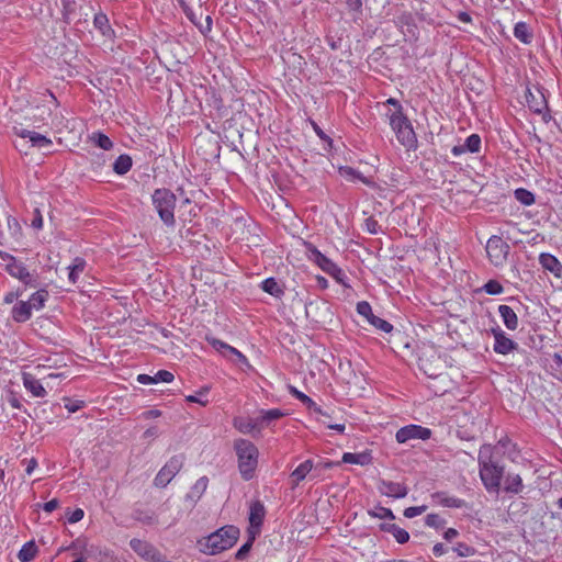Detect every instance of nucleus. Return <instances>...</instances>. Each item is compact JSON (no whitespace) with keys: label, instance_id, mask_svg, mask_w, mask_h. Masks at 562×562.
I'll return each instance as SVG.
<instances>
[{"label":"nucleus","instance_id":"obj_54","mask_svg":"<svg viewBox=\"0 0 562 562\" xmlns=\"http://www.w3.org/2000/svg\"><path fill=\"white\" fill-rule=\"evenodd\" d=\"M364 226L368 233L372 235H376L380 232V225L378 221L370 216L364 221Z\"/></svg>","mask_w":562,"mask_h":562},{"label":"nucleus","instance_id":"obj_42","mask_svg":"<svg viewBox=\"0 0 562 562\" xmlns=\"http://www.w3.org/2000/svg\"><path fill=\"white\" fill-rule=\"evenodd\" d=\"M7 225H8V229H9L11 237L14 240L20 241L23 233H22V226L19 223L18 218H15L14 216H8Z\"/></svg>","mask_w":562,"mask_h":562},{"label":"nucleus","instance_id":"obj_52","mask_svg":"<svg viewBox=\"0 0 562 562\" xmlns=\"http://www.w3.org/2000/svg\"><path fill=\"white\" fill-rule=\"evenodd\" d=\"M65 407L69 413H76L85 406V402L81 400H71L69 397H65Z\"/></svg>","mask_w":562,"mask_h":562},{"label":"nucleus","instance_id":"obj_63","mask_svg":"<svg viewBox=\"0 0 562 562\" xmlns=\"http://www.w3.org/2000/svg\"><path fill=\"white\" fill-rule=\"evenodd\" d=\"M21 295V292L18 290V291H10L8 292L4 297H3V302L5 304H11L13 303L14 301H16L19 299V296Z\"/></svg>","mask_w":562,"mask_h":562},{"label":"nucleus","instance_id":"obj_57","mask_svg":"<svg viewBox=\"0 0 562 562\" xmlns=\"http://www.w3.org/2000/svg\"><path fill=\"white\" fill-rule=\"evenodd\" d=\"M85 516V513L81 508H77L69 513V516L67 517V520L69 524H76L80 521Z\"/></svg>","mask_w":562,"mask_h":562},{"label":"nucleus","instance_id":"obj_33","mask_svg":"<svg viewBox=\"0 0 562 562\" xmlns=\"http://www.w3.org/2000/svg\"><path fill=\"white\" fill-rule=\"evenodd\" d=\"M261 289L270 295L280 299L284 294V286L274 278H267L261 282Z\"/></svg>","mask_w":562,"mask_h":562},{"label":"nucleus","instance_id":"obj_51","mask_svg":"<svg viewBox=\"0 0 562 562\" xmlns=\"http://www.w3.org/2000/svg\"><path fill=\"white\" fill-rule=\"evenodd\" d=\"M254 540H255V536H251L238 550L237 552L235 553V559L236 560H244L246 559V557L248 555L251 547H252V543H254Z\"/></svg>","mask_w":562,"mask_h":562},{"label":"nucleus","instance_id":"obj_24","mask_svg":"<svg viewBox=\"0 0 562 562\" xmlns=\"http://www.w3.org/2000/svg\"><path fill=\"white\" fill-rule=\"evenodd\" d=\"M234 427L241 434H254L256 430L260 432L258 418H243L235 417L233 420Z\"/></svg>","mask_w":562,"mask_h":562},{"label":"nucleus","instance_id":"obj_47","mask_svg":"<svg viewBox=\"0 0 562 562\" xmlns=\"http://www.w3.org/2000/svg\"><path fill=\"white\" fill-rule=\"evenodd\" d=\"M465 151L475 154L481 148V137L477 134H471L463 144Z\"/></svg>","mask_w":562,"mask_h":562},{"label":"nucleus","instance_id":"obj_44","mask_svg":"<svg viewBox=\"0 0 562 562\" xmlns=\"http://www.w3.org/2000/svg\"><path fill=\"white\" fill-rule=\"evenodd\" d=\"M368 514L373 518L390 519V520L395 519V515L393 514V512L390 508L383 507L381 505H378L373 509H369Z\"/></svg>","mask_w":562,"mask_h":562},{"label":"nucleus","instance_id":"obj_11","mask_svg":"<svg viewBox=\"0 0 562 562\" xmlns=\"http://www.w3.org/2000/svg\"><path fill=\"white\" fill-rule=\"evenodd\" d=\"M206 341L223 357L233 360V357L236 358V362L239 366H247L249 367V362L247 358L235 347L229 346L228 344L215 338L206 336Z\"/></svg>","mask_w":562,"mask_h":562},{"label":"nucleus","instance_id":"obj_10","mask_svg":"<svg viewBox=\"0 0 562 562\" xmlns=\"http://www.w3.org/2000/svg\"><path fill=\"white\" fill-rule=\"evenodd\" d=\"M431 434L429 428L412 424L400 428L395 438L397 442L405 443L413 439L427 440L431 437Z\"/></svg>","mask_w":562,"mask_h":562},{"label":"nucleus","instance_id":"obj_39","mask_svg":"<svg viewBox=\"0 0 562 562\" xmlns=\"http://www.w3.org/2000/svg\"><path fill=\"white\" fill-rule=\"evenodd\" d=\"M47 299H48V291L41 289L31 295L27 303L31 304L32 310L40 311L44 307Z\"/></svg>","mask_w":562,"mask_h":562},{"label":"nucleus","instance_id":"obj_62","mask_svg":"<svg viewBox=\"0 0 562 562\" xmlns=\"http://www.w3.org/2000/svg\"><path fill=\"white\" fill-rule=\"evenodd\" d=\"M459 536V531L454 528H448L442 537L446 541L451 542Z\"/></svg>","mask_w":562,"mask_h":562},{"label":"nucleus","instance_id":"obj_59","mask_svg":"<svg viewBox=\"0 0 562 562\" xmlns=\"http://www.w3.org/2000/svg\"><path fill=\"white\" fill-rule=\"evenodd\" d=\"M31 226L34 229H41L43 227V216H42V214H41L38 209L34 210V216H33V220L31 222Z\"/></svg>","mask_w":562,"mask_h":562},{"label":"nucleus","instance_id":"obj_35","mask_svg":"<svg viewBox=\"0 0 562 562\" xmlns=\"http://www.w3.org/2000/svg\"><path fill=\"white\" fill-rule=\"evenodd\" d=\"M514 35L524 44H530L533 37L526 22H518L515 24Z\"/></svg>","mask_w":562,"mask_h":562},{"label":"nucleus","instance_id":"obj_5","mask_svg":"<svg viewBox=\"0 0 562 562\" xmlns=\"http://www.w3.org/2000/svg\"><path fill=\"white\" fill-rule=\"evenodd\" d=\"M153 204L166 226L173 227L176 224L175 220V207L177 198L173 192L169 189L161 188L156 189L151 195Z\"/></svg>","mask_w":562,"mask_h":562},{"label":"nucleus","instance_id":"obj_45","mask_svg":"<svg viewBox=\"0 0 562 562\" xmlns=\"http://www.w3.org/2000/svg\"><path fill=\"white\" fill-rule=\"evenodd\" d=\"M514 194L516 200L519 201L522 205L528 206L535 203V194L527 189H516Z\"/></svg>","mask_w":562,"mask_h":562},{"label":"nucleus","instance_id":"obj_23","mask_svg":"<svg viewBox=\"0 0 562 562\" xmlns=\"http://www.w3.org/2000/svg\"><path fill=\"white\" fill-rule=\"evenodd\" d=\"M396 26L402 29L403 33H407L412 36L416 35L417 25L415 23V19L411 12H403L396 16L395 20Z\"/></svg>","mask_w":562,"mask_h":562},{"label":"nucleus","instance_id":"obj_3","mask_svg":"<svg viewBox=\"0 0 562 562\" xmlns=\"http://www.w3.org/2000/svg\"><path fill=\"white\" fill-rule=\"evenodd\" d=\"M389 116L390 125L395 133L396 139L407 150L417 148V136L413 128L412 122L404 112L392 111L386 114Z\"/></svg>","mask_w":562,"mask_h":562},{"label":"nucleus","instance_id":"obj_8","mask_svg":"<svg viewBox=\"0 0 562 562\" xmlns=\"http://www.w3.org/2000/svg\"><path fill=\"white\" fill-rule=\"evenodd\" d=\"M70 548H78L81 551V557L88 559H92L97 562H105L108 559L111 558V552L98 544H89L85 540L77 539Z\"/></svg>","mask_w":562,"mask_h":562},{"label":"nucleus","instance_id":"obj_29","mask_svg":"<svg viewBox=\"0 0 562 562\" xmlns=\"http://www.w3.org/2000/svg\"><path fill=\"white\" fill-rule=\"evenodd\" d=\"M260 415L257 417L259 422L260 429L263 427H269L270 424L274 420H278L285 416V413L280 408L272 409H261Z\"/></svg>","mask_w":562,"mask_h":562},{"label":"nucleus","instance_id":"obj_16","mask_svg":"<svg viewBox=\"0 0 562 562\" xmlns=\"http://www.w3.org/2000/svg\"><path fill=\"white\" fill-rule=\"evenodd\" d=\"M14 131L16 135H19L22 138H27L31 142L32 146L37 147L40 149H45L53 145L52 139L40 133L29 131L25 128L18 130L16 127H14Z\"/></svg>","mask_w":562,"mask_h":562},{"label":"nucleus","instance_id":"obj_27","mask_svg":"<svg viewBox=\"0 0 562 562\" xmlns=\"http://www.w3.org/2000/svg\"><path fill=\"white\" fill-rule=\"evenodd\" d=\"M380 530L391 533L395 538V540L401 544L406 543L409 540V533L405 529L398 527L395 524L382 522L380 525Z\"/></svg>","mask_w":562,"mask_h":562},{"label":"nucleus","instance_id":"obj_32","mask_svg":"<svg viewBox=\"0 0 562 562\" xmlns=\"http://www.w3.org/2000/svg\"><path fill=\"white\" fill-rule=\"evenodd\" d=\"M93 25L97 30L100 31V33L103 36L112 37L114 35V31L112 30V27L109 23V19L106 16V14L103 12L95 13L94 19H93Z\"/></svg>","mask_w":562,"mask_h":562},{"label":"nucleus","instance_id":"obj_49","mask_svg":"<svg viewBox=\"0 0 562 562\" xmlns=\"http://www.w3.org/2000/svg\"><path fill=\"white\" fill-rule=\"evenodd\" d=\"M209 391L210 386H203L198 391L196 395H188L186 400L188 402L199 403L200 405L205 406L209 403V401L203 400L202 397L205 396L209 393Z\"/></svg>","mask_w":562,"mask_h":562},{"label":"nucleus","instance_id":"obj_64","mask_svg":"<svg viewBox=\"0 0 562 562\" xmlns=\"http://www.w3.org/2000/svg\"><path fill=\"white\" fill-rule=\"evenodd\" d=\"M59 506V502L57 498H53L48 502H46L44 505H43V509L46 512V513H52L53 510H55L57 507Z\"/></svg>","mask_w":562,"mask_h":562},{"label":"nucleus","instance_id":"obj_43","mask_svg":"<svg viewBox=\"0 0 562 562\" xmlns=\"http://www.w3.org/2000/svg\"><path fill=\"white\" fill-rule=\"evenodd\" d=\"M452 551L457 553L458 557L469 558L476 554V549L465 542H457L452 547Z\"/></svg>","mask_w":562,"mask_h":562},{"label":"nucleus","instance_id":"obj_13","mask_svg":"<svg viewBox=\"0 0 562 562\" xmlns=\"http://www.w3.org/2000/svg\"><path fill=\"white\" fill-rule=\"evenodd\" d=\"M491 333L494 336L493 350L496 353L505 356L518 348V344L510 339L499 326L492 328Z\"/></svg>","mask_w":562,"mask_h":562},{"label":"nucleus","instance_id":"obj_9","mask_svg":"<svg viewBox=\"0 0 562 562\" xmlns=\"http://www.w3.org/2000/svg\"><path fill=\"white\" fill-rule=\"evenodd\" d=\"M304 248L307 259L316 263L324 272L327 274L333 272L339 273V267L331 259L322 254L312 243L304 241Z\"/></svg>","mask_w":562,"mask_h":562},{"label":"nucleus","instance_id":"obj_36","mask_svg":"<svg viewBox=\"0 0 562 562\" xmlns=\"http://www.w3.org/2000/svg\"><path fill=\"white\" fill-rule=\"evenodd\" d=\"M314 469V464L312 460H306L301 463L292 473L291 477L293 479L295 484H299L303 481L306 475Z\"/></svg>","mask_w":562,"mask_h":562},{"label":"nucleus","instance_id":"obj_26","mask_svg":"<svg viewBox=\"0 0 562 562\" xmlns=\"http://www.w3.org/2000/svg\"><path fill=\"white\" fill-rule=\"evenodd\" d=\"M266 516V509L260 501H255L249 508V522L251 527L260 528Z\"/></svg>","mask_w":562,"mask_h":562},{"label":"nucleus","instance_id":"obj_48","mask_svg":"<svg viewBox=\"0 0 562 562\" xmlns=\"http://www.w3.org/2000/svg\"><path fill=\"white\" fill-rule=\"evenodd\" d=\"M425 524L428 527L435 528V529H442L446 526V519H443L438 514H428L425 517Z\"/></svg>","mask_w":562,"mask_h":562},{"label":"nucleus","instance_id":"obj_55","mask_svg":"<svg viewBox=\"0 0 562 562\" xmlns=\"http://www.w3.org/2000/svg\"><path fill=\"white\" fill-rule=\"evenodd\" d=\"M154 378L156 380V383H158V382L170 383L175 379L173 374L170 371H167V370H159L154 375Z\"/></svg>","mask_w":562,"mask_h":562},{"label":"nucleus","instance_id":"obj_7","mask_svg":"<svg viewBox=\"0 0 562 562\" xmlns=\"http://www.w3.org/2000/svg\"><path fill=\"white\" fill-rule=\"evenodd\" d=\"M184 462L183 454H176L171 457L167 463L159 470L154 479V484L157 487H166L176 474L182 469Z\"/></svg>","mask_w":562,"mask_h":562},{"label":"nucleus","instance_id":"obj_61","mask_svg":"<svg viewBox=\"0 0 562 562\" xmlns=\"http://www.w3.org/2000/svg\"><path fill=\"white\" fill-rule=\"evenodd\" d=\"M346 3L351 11L362 12V0H346Z\"/></svg>","mask_w":562,"mask_h":562},{"label":"nucleus","instance_id":"obj_38","mask_svg":"<svg viewBox=\"0 0 562 562\" xmlns=\"http://www.w3.org/2000/svg\"><path fill=\"white\" fill-rule=\"evenodd\" d=\"M37 553V547L34 541H29L23 544L18 553V558L21 562L32 561Z\"/></svg>","mask_w":562,"mask_h":562},{"label":"nucleus","instance_id":"obj_20","mask_svg":"<svg viewBox=\"0 0 562 562\" xmlns=\"http://www.w3.org/2000/svg\"><path fill=\"white\" fill-rule=\"evenodd\" d=\"M12 319L16 323H25L32 316V307L27 301H18L11 310Z\"/></svg>","mask_w":562,"mask_h":562},{"label":"nucleus","instance_id":"obj_21","mask_svg":"<svg viewBox=\"0 0 562 562\" xmlns=\"http://www.w3.org/2000/svg\"><path fill=\"white\" fill-rule=\"evenodd\" d=\"M503 491L507 494H519L524 490L522 479L517 473L508 472L504 475Z\"/></svg>","mask_w":562,"mask_h":562},{"label":"nucleus","instance_id":"obj_58","mask_svg":"<svg viewBox=\"0 0 562 562\" xmlns=\"http://www.w3.org/2000/svg\"><path fill=\"white\" fill-rule=\"evenodd\" d=\"M340 173L344 175V176H347V177L358 178V179L363 180V177L361 176V173L358 170H356V169H353L352 167H349V166L341 167L340 168Z\"/></svg>","mask_w":562,"mask_h":562},{"label":"nucleus","instance_id":"obj_28","mask_svg":"<svg viewBox=\"0 0 562 562\" xmlns=\"http://www.w3.org/2000/svg\"><path fill=\"white\" fill-rule=\"evenodd\" d=\"M498 313L507 329L515 330L518 327V317L514 310L508 305H499Z\"/></svg>","mask_w":562,"mask_h":562},{"label":"nucleus","instance_id":"obj_18","mask_svg":"<svg viewBox=\"0 0 562 562\" xmlns=\"http://www.w3.org/2000/svg\"><path fill=\"white\" fill-rule=\"evenodd\" d=\"M539 263L543 270L551 272L555 278L562 277V263L554 255L549 252L540 254Z\"/></svg>","mask_w":562,"mask_h":562},{"label":"nucleus","instance_id":"obj_30","mask_svg":"<svg viewBox=\"0 0 562 562\" xmlns=\"http://www.w3.org/2000/svg\"><path fill=\"white\" fill-rule=\"evenodd\" d=\"M437 499L438 504L449 508H462L465 506V502L461 498L449 496L446 492H437L432 495Z\"/></svg>","mask_w":562,"mask_h":562},{"label":"nucleus","instance_id":"obj_31","mask_svg":"<svg viewBox=\"0 0 562 562\" xmlns=\"http://www.w3.org/2000/svg\"><path fill=\"white\" fill-rule=\"evenodd\" d=\"M130 547L138 555L146 558L148 560L150 559L153 553L156 551V549L150 543H148L147 541L140 540V539H136V538H134L130 541Z\"/></svg>","mask_w":562,"mask_h":562},{"label":"nucleus","instance_id":"obj_17","mask_svg":"<svg viewBox=\"0 0 562 562\" xmlns=\"http://www.w3.org/2000/svg\"><path fill=\"white\" fill-rule=\"evenodd\" d=\"M526 101L528 108L537 114H541L543 110L548 109L544 93L540 89H537V93H533L530 89H527Z\"/></svg>","mask_w":562,"mask_h":562},{"label":"nucleus","instance_id":"obj_22","mask_svg":"<svg viewBox=\"0 0 562 562\" xmlns=\"http://www.w3.org/2000/svg\"><path fill=\"white\" fill-rule=\"evenodd\" d=\"M23 385L35 397H45L47 394L40 380L31 373H23Z\"/></svg>","mask_w":562,"mask_h":562},{"label":"nucleus","instance_id":"obj_14","mask_svg":"<svg viewBox=\"0 0 562 562\" xmlns=\"http://www.w3.org/2000/svg\"><path fill=\"white\" fill-rule=\"evenodd\" d=\"M5 271L13 278L19 279L25 285L36 286L35 278L27 271L21 261L5 265Z\"/></svg>","mask_w":562,"mask_h":562},{"label":"nucleus","instance_id":"obj_2","mask_svg":"<svg viewBox=\"0 0 562 562\" xmlns=\"http://www.w3.org/2000/svg\"><path fill=\"white\" fill-rule=\"evenodd\" d=\"M234 449L238 460V470L245 481H250L255 476L258 465L259 451L249 440L238 438L234 441Z\"/></svg>","mask_w":562,"mask_h":562},{"label":"nucleus","instance_id":"obj_41","mask_svg":"<svg viewBox=\"0 0 562 562\" xmlns=\"http://www.w3.org/2000/svg\"><path fill=\"white\" fill-rule=\"evenodd\" d=\"M345 463L366 465L370 462V456L368 453H351L346 452L342 456Z\"/></svg>","mask_w":562,"mask_h":562},{"label":"nucleus","instance_id":"obj_34","mask_svg":"<svg viewBox=\"0 0 562 562\" xmlns=\"http://www.w3.org/2000/svg\"><path fill=\"white\" fill-rule=\"evenodd\" d=\"M207 483L209 479L206 476L200 477L187 494V498L192 502L200 499L207 487Z\"/></svg>","mask_w":562,"mask_h":562},{"label":"nucleus","instance_id":"obj_53","mask_svg":"<svg viewBox=\"0 0 562 562\" xmlns=\"http://www.w3.org/2000/svg\"><path fill=\"white\" fill-rule=\"evenodd\" d=\"M63 4V16L68 22L69 15L76 10V1L75 0H60Z\"/></svg>","mask_w":562,"mask_h":562},{"label":"nucleus","instance_id":"obj_4","mask_svg":"<svg viewBox=\"0 0 562 562\" xmlns=\"http://www.w3.org/2000/svg\"><path fill=\"white\" fill-rule=\"evenodd\" d=\"M239 529L236 526L227 525L205 538L203 552L217 554L232 548L239 538Z\"/></svg>","mask_w":562,"mask_h":562},{"label":"nucleus","instance_id":"obj_15","mask_svg":"<svg viewBox=\"0 0 562 562\" xmlns=\"http://www.w3.org/2000/svg\"><path fill=\"white\" fill-rule=\"evenodd\" d=\"M378 490L382 495L393 498H403L408 494L406 485L386 480L379 481Z\"/></svg>","mask_w":562,"mask_h":562},{"label":"nucleus","instance_id":"obj_25","mask_svg":"<svg viewBox=\"0 0 562 562\" xmlns=\"http://www.w3.org/2000/svg\"><path fill=\"white\" fill-rule=\"evenodd\" d=\"M288 390H289V393L293 397L299 400L303 405H305L306 408L313 409L315 413H317L319 415L327 416V414L325 412H323V409L310 396H307L303 392L299 391L295 386L288 385Z\"/></svg>","mask_w":562,"mask_h":562},{"label":"nucleus","instance_id":"obj_50","mask_svg":"<svg viewBox=\"0 0 562 562\" xmlns=\"http://www.w3.org/2000/svg\"><path fill=\"white\" fill-rule=\"evenodd\" d=\"M482 289L485 293L491 294V295H497V294L503 293V291H504L503 285L496 280H488L483 285Z\"/></svg>","mask_w":562,"mask_h":562},{"label":"nucleus","instance_id":"obj_1","mask_svg":"<svg viewBox=\"0 0 562 562\" xmlns=\"http://www.w3.org/2000/svg\"><path fill=\"white\" fill-rule=\"evenodd\" d=\"M477 463L483 486L490 493H498L505 475V467L498 449L492 445H483L479 450Z\"/></svg>","mask_w":562,"mask_h":562},{"label":"nucleus","instance_id":"obj_46","mask_svg":"<svg viewBox=\"0 0 562 562\" xmlns=\"http://www.w3.org/2000/svg\"><path fill=\"white\" fill-rule=\"evenodd\" d=\"M91 139L101 149L110 150L113 147V142L101 132L93 133Z\"/></svg>","mask_w":562,"mask_h":562},{"label":"nucleus","instance_id":"obj_40","mask_svg":"<svg viewBox=\"0 0 562 562\" xmlns=\"http://www.w3.org/2000/svg\"><path fill=\"white\" fill-rule=\"evenodd\" d=\"M86 267V260L80 257H76L71 266L68 267L69 273L68 279L71 283H76L78 280L79 272H82Z\"/></svg>","mask_w":562,"mask_h":562},{"label":"nucleus","instance_id":"obj_6","mask_svg":"<svg viewBox=\"0 0 562 562\" xmlns=\"http://www.w3.org/2000/svg\"><path fill=\"white\" fill-rule=\"evenodd\" d=\"M485 249L491 263L502 267L507 261L510 246L502 237L493 235L488 238Z\"/></svg>","mask_w":562,"mask_h":562},{"label":"nucleus","instance_id":"obj_19","mask_svg":"<svg viewBox=\"0 0 562 562\" xmlns=\"http://www.w3.org/2000/svg\"><path fill=\"white\" fill-rule=\"evenodd\" d=\"M183 12L188 20L194 24V26L203 34L206 35L212 31L213 21L210 15L205 16V22L203 23L200 18H198L196 13L189 7L183 5Z\"/></svg>","mask_w":562,"mask_h":562},{"label":"nucleus","instance_id":"obj_56","mask_svg":"<svg viewBox=\"0 0 562 562\" xmlns=\"http://www.w3.org/2000/svg\"><path fill=\"white\" fill-rule=\"evenodd\" d=\"M427 509V507L425 505L423 506H412V507H407L405 510H404V516L406 518H414L420 514H423L425 510Z\"/></svg>","mask_w":562,"mask_h":562},{"label":"nucleus","instance_id":"obj_37","mask_svg":"<svg viewBox=\"0 0 562 562\" xmlns=\"http://www.w3.org/2000/svg\"><path fill=\"white\" fill-rule=\"evenodd\" d=\"M132 165V158L128 155L123 154L115 159L113 170L115 173L123 176L131 170Z\"/></svg>","mask_w":562,"mask_h":562},{"label":"nucleus","instance_id":"obj_60","mask_svg":"<svg viewBox=\"0 0 562 562\" xmlns=\"http://www.w3.org/2000/svg\"><path fill=\"white\" fill-rule=\"evenodd\" d=\"M7 401L13 408H22L20 397L14 392L9 393Z\"/></svg>","mask_w":562,"mask_h":562},{"label":"nucleus","instance_id":"obj_12","mask_svg":"<svg viewBox=\"0 0 562 562\" xmlns=\"http://www.w3.org/2000/svg\"><path fill=\"white\" fill-rule=\"evenodd\" d=\"M356 310L359 315L363 316L373 327L382 330L386 334L393 330V325L385 319L372 313V307L367 301H360L357 303Z\"/></svg>","mask_w":562,"mask_h":562}]
</instances>
